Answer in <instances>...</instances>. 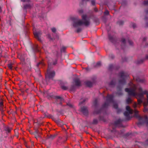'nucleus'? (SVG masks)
Returning a JSON list of instances; mask_svg holds the SVG:
<instances>
[{
    "label": "nucleus",
    "mask_w": 148,
    "mask_h": 148,
    "mask_svg": "<svg viewBox=\"0 0 148 148\" xmlns=\"http://www.w3.org/2000/svg\"><path fill=\"white\" fill-rule=\"evenodd\" d=\"M131 83L132 84V87L130 88H125V92H127L130 96L133 97H136L137 96L139 97L137 98L138 103L134 102L133 104V107L135 108L142 103V100L145 99L143 97V95L145 94L146 95L147 98V102L146 101L143 102L144 107L143 112H148V109L146 108L148 103V91L147 90L143 91L141 88L140 87L138 88L136 85L133 84Z\"/></svg>",
    "instance_id": "obj_1"
},
{
    "label": "nucleus",
    "mask_w": 148,
    "mask_h": 148,
    "mask_svg": "<svg viewBox=\"0 0 148 148\" xmlns=\"http://www.w3.org/2000/svg\"><path fill=\"white\" fill-rule=\"evenodd\" d=\"M82 21L77 18L73 19V26L75 27H77L81 26L83 24L86 26H87L90 24L89 21L86 19L87 16L86 15H83L82 16Z\"/></svg>",
    "instance_id": "obj_2"
},
{
    "label": "nucleus",
    "mask_w": 148,
    "mask_h": 148,
    "mask_svg": "<svg viewBox=\"0 0 148 148\" xmlns=\"http://www.w3.org/2000/svg\"><path fill=\"white\" fill-rule=\"evenodd\" d=\"M134 112L135 114V116L137 118L138 120V122L137 123V125L138 126H140V125H142L145 122H146L148 124L147 117L146 115L145 116L143 117H141L138 115V111L135 109Z\"/></svg>",
    "instance_id": "obj_3"
},
{
    "label": "nucleus",
    "mask_w": 148,
    "mask_h": 148,
    "mask_svg": "<svg viewBox=\"0 0 148 148\" xmlns=\"http://www.w3.org/2000/svg\"><path fill=\"white\" fill-rule=\"evenodd\" d=\"M126 109L127 111L125 112L124 115L127 119L129 120L131 119V118L130 117V115L132 114L133 111L129 106H127Z\"/></svg>",
    "instance_id": "obj_4"
},
{
    "label": "nucleus",
    "mask_w": 148,
    "mask_h": 148,
    "mask_svg": "<svg viewBox=\"0 0 148 148\" xmlns=\"http://www.w3.org/2000/svg\"><path fill=\"white\" fill-rule=\"evenodd\" d=\"M49 64H48V68L47 70V73L46 74V78L47 80L48 79L52 78L55 75V72L54 71H51L49 69Z\"/></svg>",
    "instance_id": "obj_5"
},
{
    "label": "nucleus",
    "mask_w": 148,
    "mask_h": 148,
    "mask_svg": "<svg viewBox=\"0 0 148 148\" xmlns=\"http://www.w3.org/2000/svg\"><path fill=\"white\" fill-rule=\"evenodd\" d=\"M120 76L122 79L119 82L120 84H123L125 83V79L127 77L125 74L123 72H121L120 73Z\"/></svg>",
    "instance_id": "obj_6"
},
{
    "label": "nucleus",
    "mask_w": 148,
    "mask_h": 148,
    "mask_svg": "<svg viewBox=\"0 0 148 148\" xmlns=\"http://www.w3.org/2000/svg\"><path fill=\"white\" fill-rule=\"evenodd\" d=\"M113 95H108L107 97V101L109 102H113Z\"/></svg>",
    "instance_id": "obj_7"
},
{
    "label": "nucleus",
    "mask_w": 148,
    "mask_h": 148,
    "mask_svg": "<svg viewBox=\"0 0 148 148\" xmlns=\"http://www.w3.org/2000/svg\"><path fill=\"white\" fill-rule=\"evenodd\" d=\"M33 33L35 37L38 39V40H40V39L39 38V35L40 33L39 32H37L34 31Z\"/></svg>",
    "instance_id": "obj_8"
},
{
    "label": "nucleus",
    "mask_w": 148,
    "mask_h": 148,
    "mask_svg": "<svg viewBox=\"0 0 148 148\" xmlns=\"http://www.w3.org/2000/svg\"><path fill=\"white\" fill-rule=\"evenodd\" d=\"M81 111L84 114L88 113V111L87 108L85 107H82L81 108Z\"/></svg>",
    "instance_id": "obj_9"
},
{
    "label": "nucleus",
    "mask_w": 148,
    "mask_h": 148,
    "mask_svg": "<svg viewBox=\"0 0 148 148\" xmlns=\"http://www.w3.org/2000/svg\"><path fill=\"white\" fill-rule=\"evenodd\" d=\"M55 98L57 99V101H60V104L62 103V102L63 101V99L61 97L59 96H57L55 97Z\"/></svg>",
    "instance_id": "obj_10"
},
{
    "label": "nucleus",
    "mask_w": 148,
    "mask_h": 148,
    "mask_svg": "<svg viewBox=\"0 0 148 148\" xmlns=\"http://www.w3.org/2000/svg\"><path fill=\"white\" fill-rule=\"evenodd\" d=\"M75 85L77 86H79L80 84V82L79 79H75Z\"/></svg>",
    "instance_id": "obj_11"
},
{
    "label": "nucleus",
    "mask_w": 148,
    "mask_h": 148,
    "mask_svg": "<svg viewBox=\"0 0 148 148\" xmlns=\"http://www.w3.org/2000/svg\"><path fill=\"white\" fill-rule=\"evenodd\" d=\"M132 100L130 97H128L126 99V101L127 103L129 104L132 102Z\"/></svg>",
    "instance_id": "obj_12"
},
{
    "label": "nucleus",
    "mask_w": 148,
    "mask_h": 148,
    "mask_svg": "<svg viewBox=\"0 0 148 148\" xmlns=\"http://www.w3.org/2000/svg\"><path fill=\"white\" fill-rule=\"evenodd\" d=\"M86 84L87 86L89 87H91L92 85V83L90 81L86 82Z\"/></svg>",
    "instance_id": "obj_13"
},
{
    "label": "nucleus",
    "mask_w": 148,
    "mask_h": 148,
    "mask_svg": "<svg viewBox=\"0 0 148 148\" xmlns=\"http://www.w3.org/2000/svg\"><path fill=\"white\" fill-rule=\"evenodd\" d=\"M34 50L36 52H39L40 51L39 47L37 45H36L34 47Z\"/></svg>",
    "instance_id": "obj_14"
},
{
    "label": "nucleus",
    "mask_w": 148,
    "mask_h": 148,
    "mask_svg": "<svg viewBox=\"0 0 148 148\" xmlns=\"http://www.w3.org/2000/svg\"><path fill=\"white\" fill-rule=\"evenodd\" d=\"M3 103L2 102H0V109L1 111H3Z\"/></svg>",
    "instance_id": "obj_15"
},
{
    "label": "nucleus",
    "mask_w": 148,
    "mask_h": 148,
    "mask_svg": "<svg viewBox=\"0 0 148 148\" xmlns=\"http://www.w3.org/2000/svg\"><path fill=\"white\" fill-rule=\"evenodd\" d=\"M30 5L29 4H28L24 6V8L25 9H27L28 8H30Z\"/></svg>",
    "instance_id": "obj_16"
},
{
    "label": "nucleus",
    "mask_w": 148,
    "mask_h": 148,
    "mask_svg": "<svg viewBox=\"0 0 148 148\" xmlns=\"http://www.w3.org/2000/svg\"><path fill=\"white\" fill-rule=\"evenodd\" d=\"M12 130L11 128H9L8 127H7L6 129V131H7L8 133H9Z\"/></svg>",
    "instance_id": "obj_17"
},
{
    "label": "nucleus",
    "mask_w": 148,
    "mask_h": 148,
    "mask_svg": "<svg viewBox=\"0 0 148 148\" xmlns=\"http://www.w3.org/2000/svg\"><path fill=\"white\" fill-rule=\"evenodd\" d=\"M8 67L10 69L12 70V64H8Z\"/></svg>",
    "instance_id": "obj_18"
},
{
    "label": "nucleus",
    "mask_w": 148,
    "mask_h": 148,
    "mask_svg": "<svg viewBox=\"0 0 148 148\" xmlns=\"http://www.w3.org/2000/svg\"><path fill=\"white\" fill-rule=\"evenodd\" d=\"M113 106L114 108L115 109H117L118 108V105L116 103H114Z\"/></svg>",
    "instance_id": "obj_19"
},
{
    "label": "nucleus",
    "mask_w": 148,
    "mask_h": 148,
    "mask_svg": "<svg viewBox=\"0 0 148 148\" xmlns=\"http://www.w3.org/2000/svg\"><path fill=\"white\" fill-rule=\"evenodd\" d=\"M144 3L145 5H148V0H145Z\"/></svg>",
    "instance_id": "obj_20"
},
{
    "label": "nucleus",
    "mask_w": 148,
    "mask_h": 148,
    "mask_svg": "<svg viewBox=\"0 0 148 148\" xmlns=\"http://www.w3.org/2000/svg\"><path fill=\"white\" fill-rule=\"evenodd\" d=\"M52 31L53 32H55L56 31V29L55 28H53L51 29Z\"/></svg>",
    "instance_id": "obj_21"
},
{
    "label": "nucleus",
    "mask_w": 148,
    "mask_h": 148,
    "mask_svg": "<svg viewBox=\"0 0 148 148\" xmlns=\"http://www.w3.org/2000/svg\"><path fill=\"white\" fill-rule=\"evenodd\" d=\"M132 27H133V28H134L136 27V24L134 23H132Z\"/></svg>",
    "instance_id": "obj_22"
},
{
    "label": "nucleus",
    "mask_w": 148,
    "mask_h": 148,
    "mask_svg": "<svg viewBox=\"0 0 148 148\" xmlns=\"http://www.w3.org/2000/svg\"><path fill=\"white\" fill-rule=\"evenodd\" d=\"M21 1L23 2H29L30 0H21Z\"/></svg>",
    "instance_id": "obj_23"
},
{
    "label": "nucleus",
    "mask_w": 148,
    "mask_h": 148,
    "mask_svg": "<svg viewBox=\"0 0 148 148\" xmlns=\"http://www.w3.org/2000/svg\"><path fill=\"white\" fill-rule=\"evenodd\" d=\"M40 64L43 65V62H39L37 64V66H38Z\"/></svg>",
    "instance_id": "obj_24"
},
{
    "label": "nucleus",
    "mask_w": 148,
    "mask_h": 148,
    "mask_svg": "<svg viewBox=\"0 0 148 148\" xmlns=\"http://www.w3.org/2000/svg\"><path fill=\"white\" fill-rule=\"evenodd\" d=\"M121 122V121L119 120H118L117 121L115 122V123L116 124H119Z\"/></svg>",
    "instance_id": "obj_25"
},
{
    "label": "nucleus",
    "mask_w": 148,
    "mask_h": 148,
    "mask_svg": "<svg viewBox=\"0 0 148 148\" xmlns=\"http://www.w3.org/2000/svg\"><path fill=\"white\" fill-rule=\"evenodd\" d=\"M109 12L108 11V10H106L104 12V14H105L108 15L109 14Z\"/></svg>",
    "instance_id": "obj_26"
},
{
    "label": "nucleus",
    "mask_w": 148,
    "mask_h": 148,
    "mask_svg": "<svg viewBox=\"0 0 148 148\" xmlns=\"http://www.w3.org/2000/svg\"><path fill=\"white\" fill-rule=\"evenodd\" d=\"M128 42H129V44H130V45H132L133 42L132 41H131L129 40L128 41Z\"/></svg>",
    "instance_id": "obj_27"
},
{
    "label": "nucleus",
    "mask_w": 148,
    "mask_h": 148,
    "mask_svg": "<svg viewBox=\"0 0 148 148\" xmlns=\"http://www.w3.org/2000/svg\"><path fill=\"white\" fill-rule=\"evenodd\" d=\"M97 122V121L96 119H95L93 120V123L94 124H96Z\"/></svg>",
    "instance_id": "obj_28"
},
{
    "label": "nucleus",
    "mask_w": 148,
    "mask_h": 148,
    "mask_svg": "<svg viewBox=\"0 0 148 148\" xmlns=\"http://www.w3.org/2000/svg\"><path fill=\"white\" fill-rule=\"evenodd\" d=\"M123 23V22H122V21L118 22V23L120 25L122 24Z\"/></svg>",
    "instance_id": "obj_29"
},
{
    "label": "nucleus",
    "mask_w": 148,
    "mask_h": 148,
    "mask_svg": "<svg viewBox=\"0 0 148 148\" xmlns=\"http://www.w3.org/2000/svg\"><path fill=\"white\" fill-rule=\"evenodd\" d=\"M121 41L123 43H125V40L124 39H122Z\"/></svg>",
    "instance_id": "obj_30"
},
{
    "label": "nucleus",
    "mask_w": 148,
    "mask_h": 148,
    "mask_svg": "<svg viewBox=\"0 0 148 148\" xmlns=\"http://www.w3.org/2000/svg\"><path fill=\"white\" fill-rule=\"evenodd\" d=\"M91 3L92 5H94L95 4V2L94 1H91Z\"/></svg>",
    "instance_id": "obj_31"
},
{
    "label": "nucleus",
    "mask_w": 148,
    "mask_h": 148,
    "mask_svg": "<svg viewBox=\"0 0 148 148\" xmlns=\"http://www.w3.org/2000/svg\"><path fill=\"white\" fill-rule=\"evenodd\" d=\"M81 29H80V28H78L77 30V32H79L81 31Z\"/></svg>",
    "instance_id": "obj_32"
},
{
    "label": "nucleus",
    "mask_w": 148,
    "mask_h": 148,
    "mask_svg": "<svg viewBox=\"0 0 148 148\" xmlns=\"http://www.w3.org/2000/svg\"><path fill=\"white\" fill-rule=\"evenodd\" d=\"M55 136L51 135L50 136V138H52V139H53V138Z\"/></svg>",
    "instance_id": "obj_33"
},
{
    "label": "nucleus",
    "mask_w": 148,
    "mask_h": 148,
    "mask_svg": "<svg viewBox=\"0 0 148 148\" xmlns=\"http://www.w3.org/2000/svg\"><path fill=\"white\" fill-rule=\"evenodd\" d=\"M113 67L112 65H110L109 66V69H111Z\"/></svg>",
    "instance_id": "obj_34"
},
{
    "label": "nucleus",
    "mask_w": 148,
    "mask_h": 148,
    "mask_svg": "<svg viewBox=\"0 0 148 148\" xmlns=\"http://www.w3.org/2000/svg\"><path fill=\"white\" fill-rule=\"evenodd\" d=\"M62 88L64 90H66V88L65 87H62Z\"/></svg>",
    "instance_id": "obj_35"
},
{
    "label": "nucleus",
    "mask_w": 148,
    "mask_h": 148,
    "mask_svg": "<svg viewBox=\"0 0 148 148\" xmlns=\"http://www.w3.org/2000/svg\"><path fill=\"white\" fill-rule=\"evenodd\" d=\"M57 63V61H56V62L53 63V64L54 65H55Z\"/></svg>",
    "instance_id": "obj_36"
},
{
    "label": "nucleus",
    "mask_w": 148,
    "mask_h": 148,
    "mask_svg": "<svg viewBox=\"0 0 148 148\" xmlns=\"http://www.w3.org/2000/svg\"><path fill=\"white\" fill-rule=\"evenodd\" d=\"M100 64H101V63L100 62H99L97 63V65H100Z\"/></svg>",
    "instance_id": "obj_37"
},
{
    "label": "nucleus",
    "mask_w": 148,
    "mask_h": 148,
    "mask_svg": "<svg viewBox=\"0 0 148 148\" xmlns=\"http://www.w3.org/2000/svg\"><path fill=\"white\" fill-rule=\"evenodd\" d=\"M65 49V47H63L62 48V49H61V51H62V49Z\"/></svg>",
    "instance_id": "obj_38"
},
{
    "label": "nucleus",
    "mask_w": 148,
    "mask_h": 148,
    "mask_svg": "<svg viewBox=\"0 0 148 148\" xmlns=\"http://www.w3.org/2000/svg\"><path fill=\"white\" fill-rule=\"evenodd\" d=\"M146 58L147 59H148V55H147L146 56Z\"/></svg>",
    "instance_id": "obj_39"
},
{
    "label": "nucleus",
    "mask_w": 148,
    "mask_h": 148,
    "mask_svg": "<svg viewBox=\"0 0 148 148\" xmlns=\"http://www.w3.org/2000/svg\"><path fill=\"white\" fill-rule=\"evenodd\" d=\"M107 106V105L106 103H105L104 105V107H105Z\"/></svg>",
    "instance_id": "obj_40"
},
{
    "label": "nucleus",
    "mask_w": 148,
    "mask_h": 148,
    "mask_svg": "<svg viewBox=\"0 0 148 148\" xmlns=\"http://www.w3.org/2000/svg\"><path fill=\"white\" fill-rule=\"evenodd\" d=\"M1 12V8H0V12Z\"/></svg>",
    "instance_id": "obj_41"
},
{
    "label": "nucleus",
    "mask_w": 148,
    "mask_h": 148,
    "mask_svg": "<svg viewBox=\"0 0 148 148\" xmlns=\"http://www.w3.org/2000/svg\"><path fill=\"white\" fill-rule=\"evenodd\" d=\"M146 38H143V40H144V41L145 40H146Z\"/></svg>",
    "instance_id": "obj_42"
},
{
    "label": "nucleus",
    "mask_w": 148,
    "mask_h": 148,
    "mask_svg": "<svg viewBox=\"0 0 148 148\" xmlns=\"http://www.w3.org/2000/svg\"><path fill=\"white\" fill-rule=\"evenodd\" d=\"M147 143L148 144V139L146 141Z\"/></svg>",
    "instance_id": "obj_43"
},
{
    "label": "nucleus",
    "mask_w": 148,
    "mask_h": 148,
    "mask_svg": "<svg viewBox=\"0 0 148 148\" xmlns=\"http://www.w3.org/2000/svg\"><path fill=\"white\" fill-rule=\"evenodd\" d=\"M69 106H70L71 107L72 106V105L71 104L69 105Z\"/></svg>",
    "instance_id": "obj_44"
},
{
    "label": "nucleus",
    "mask_w": 148,
    "mask_h": 148,
    "mask_svg": "<svg viewBox=\"0 0 148 148\" xmlns=\"http://www.w3.org/2000/svg\"><path fill=\"white\" fill-rule=\"evenodd\" d=\"M82 103H82V102H81L79 104H82Z\"/></svg>",
    "instance_id": "obj_45"
},
{
    "label": "nucleus",
    "mask_w": 148,
    "mask_h": 148,
    "mask_svg": "<svg viewBox=\"0 0 148 148\" xmlns=\"http://www.w3.org/2000/svg\"><path fill=\"white\" fill-rule=\"evenodd\" d=\"M85 0H82V2H84Z\"/></svg>",
    "instance_id": "obj_46"
},
{
    "label": "nucleus",
    "mask_w": 148,
    "mask_h": 148,
    "mask_svg": "<svg viewBox=\"0 0 148 148\" xmlns=\"http://www.w3.org/2000/svg\"><path fill=\"white\" fill-rule=\"evenodd\" d=\"M83 101H84V102L85 101V99H84Z\"/></svg>",
    "instance_id": "obj_47"
},
{
    "label": "nucleus",
    "mask_w": 148,
    "mask_h": 148,
    "mask_svg": "<svg viewBox=\"0 0 148 148\" xmlns=\"http://www.w3.org/2000/svg\"><path fill=\"white\" fill-rule=\"evenodd\" d=\"M86 0V1H89V0Z\"/></svg>",
    "instance_id": "obj_48"
},
{
    "label": "nucleus",
    "mask_w": 148,
    "mask_h": 148,
    "mask_svg": "<svg viewBox=\"0 0 148 148\" xmlns=\"http://www.w3.org/2000/svg\"><path fill=\"white\" fill-rule=\"evenodd\" d=\"M147 13H148V11L147 12Z\"/></svg>",
    "instance_id": "obj_49"
},
{
    "label": "nucleus",
    "mask_w": 148,
    "mask_h": 148,
    "mask_svg": "<svg viewBox=\"0 0 148 148\" xmlns=\"http://www.w3.org/2000/svg\"><path fill=\"white\" fill-rule=\"evenodd\" d=\"M112 84L111 83V85H112Z\"/></svg>",
    "instance_id": "obj_50"
}]
</instances>
